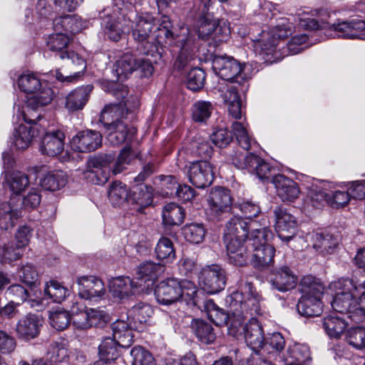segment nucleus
Returning a JSON list of instances; mask_svg holds the SVG:
<instances>
[{
	"instance_id": "nucleus-8",
	"label": "nucleus",
	"mask_w": 365,
	"mask_h": 365,
	"mask_svg": "<svg viewBox=\"0 0 365 365\" xmlns=\"http://www.w3.org/2000/svg\"><path fill=\"white\" fill-rule=\"evenodd\" d=\"M199 284L210 294H217L225 287L226 272L219 264L205 265L198 273Z\"/></svg>"
},
{
	"instance_id": "nucleus-7",
	"label": "nucleus",
	"mask_w": 365,
	"mask_h": 365,
	"mask_svg": "<svg viewBox=\"0 0 365 365\" xmlns=\"http://www.w3.org/2000/svg\"><path fill=\"white\" fill-rule=\"evenodd\" d=\"M207 215L210 220L220 221L230 212L232 197L230 190L222 187H212L207 198Z\"/></svg>"
},
{
	"instance_id": "nucleus-62",
	"label": "nucleus",
	"mask_w": 365,
	"mask_h": 365,
	"mask_svg": "<svg viewBox=\"0 0 365 365\" xmlns=\"http://www.w3.org/2000/svg\"><path fill=\"white\" fill-rule=\"evenodd\" d=\"M277 43L275 36H272L268 33L263 32L262 38L257 40L255 43V48L266 56L274 55Z\"/></svg>"
},
{
	"instance_id": "nucleus-42",
	"label": "nucleus",
	"mask_w": 365,
	"mask_h": 365,
	"mask_svg": "<svg viewBox=\"0 0 365 365\" xmlns=\"http://www.w3.org/2000/svg\"><path fill=\"white\" fill-rule=\"evenodd\" d=\"M119 344L110 336H103L98 345V356L100 359L115 361L119 357Z\"/></svg>"
},
{
	"instance_id": "nucleus-21",
	"label": "nucleus",
	"mask_w": 365,
	"mask_h": 365,
	"mask_svg": "<svg viewBox=\"0 0 365 365\" xmlns=\"http://www.w3.org/2000/svg\"><path fill=\"white\" fill-rule=\"evenodd\" d=\"M272 182L277 190V194L283 202H291L298 198L299 189L297 184L283 175L272 178Z\"/></svg>"
},
{
	"instance_id": "nucleus-55",
	"label": "nucleus",
	"mask_w": 365,
	"mask_h": 365,
	"mask_svg": "<svg viewBox=\"0 0 365 365\" xmlns=\"http://www.w3.org/2000/svg\"><path fill=\"white\" fill-rule=\"evenodd\" d=\"M213 110L212 104L209 101H198L192 108V118L195 122L205 123Z\"/></svg>"
},
{
	"instance_id": "nucleus-22",
	"label": "nucleus",
	"mask_w": 365,
	"mask_h": 365,
	"mask_svg": "<svg viewBox=\"0 0 365 365\" xmlns=\"http://www.w3.org/2000/svg\"><path fill=\"white\" fill-rule=\"evenodd\" d=\"M64 133L59 130L46 132L41 140V153L51 157L61 154L64 148Z\"/></svg>"
},
{
	"instance_id": "nucleus-49",
	"label": "nucleus",
	"mask_w": 365,
	"mask_h": 365,
	"mask_svg": "<svg viewBox=\"0 0 365 365\" xmlns=\"http://www.w3.org/2000/svg\"><path fill=\"white\" fill-rule=\"evenodd\" d=\"M68 294V290L56 281L47 282L44 287V299L61 303Z\"/></svg>"
},
{
	"instance_id": "nucleus-64",
	"label": "nucleus",
	"mask_w": 365,
	"mask_h": 365,
	"mask_svg": "<svg viewBox=\"0 0 365 365\" xmlns=\"http://www.w3.org/2000/svg\"><path fill=\"white\" fill-rule=\"evenodd\" d=\"M346 341L353 347L361 349L365 347V328L351 329L346 336Z\"/></svg>"
},
{
	"instance_id": "nucleus-45",
	"label": "nucleus",
	"mask_w": 365,
	"mask_h": 365,
	"mask_svg": "<svg viewBox=\"0 0 365 365\" xmlns=\"http://www.w3.org/2000/svg\"><path fill=\"white\" fill-rule=\"evenodd\" d=\"M71 42V38L68 34L58 32L49 36L47 41V46L48 48L54 52L59 53V57L61 59H65V55L68 51H65L68 48Z\"/></svg>"
},
{
	"instance_id": "nucleus-47",
	"label": "nucleus",
	"mask_w": 365,
	"mask_h": 365,
	"mask_svg": "<svg viewBox=\"0 0 365 365\" xmlns=\"http://www.w3.org/2000/svg\"><path fill=\"white\" fill-rule=\"evenodd\" d=\"M153 308L146 303L139 302L133 305L128 312V318L131 319L134 324H143L152 317Z\"/></svg>"
},
{
	"instance_id": "nucleus-25",
	"label": "nucleus",
	"mask_w": 365,
	"mask_h": 365,
	"mask_svg": "<svg viewBox=\"0 0 365 365\" xmlns=\"http://www.w3.org/2000/svg\"><path fill=\"white\" fill-rule=\"evenodd\" d=\"M93 88L92 85H86L74 89L66 97V108L72 112L83 109Z\"/></svg>"
},
{
	"instance_id": "nucleus-57",
	"label": "nucleus",
	"mask_w": 365,
	"mask_h": 365,
	"mask_svg": "<svg viewBox=\"0 0 365 365\" xmlns=\"http://www.w3.org/2000/svg\"><path fill=\"white\" fill-rule=\"evenodd\" d=\"M191 146L192 152L196 155L203 158H210L213 153L212 147L206 137L201 135L195 136L192 140Z\"/></svg>"
},
{
	"instance_id": "nucleus-32",
	"label": "nucleus",
	"mask_w": 365,
	"mask_h": 365,
	"mask_svg": "<svg viewBox=\"0 0 365 365\" xmlns=\"http://www.w3.org/2000/svg\"><path fill=\"white\" fill-rule=\"evenodd\" d=\"M349 322L346 319L338 316L329 315L326 317L322 323L326 333L331 338L339 339L344 334Z\"/></svg>"
},
{
	"instance_id": "nucleus-48",
	"label": "nucleus",
	"mask_w": 365,
	"mask_h": 365,
	"mask_svg": "<svg viewBox=\"0 0 365 365\" xmlns=\"http://www.w3.org/2000/svg\"><path fill=\"white\" fill-rule=\"evenodd\" d=\"M182 234L187 242L200 244L204 240L206 229L202 223H190L182 228Z\"/></svg>"
},
{
	"instance_id": "nucleus-2",
	"label": "nucleus",
	"mask_w": 365,
	"mask_h": 365,
	"mask_svg": "<svg viewBox=\"0 0 365 365\" xmlns=\"http://www.w3.org/2000/svg\"><path fill=\"white\" fill-rule=\"evenodd\" d=\"M334 287L338 292L331 303L333 309L346 315L347 319L354 322H359L357 301L354 298L361 291L365 290V280L341 278L334 283Z\"/></svg>"
},
{
	"instance_id": "nucleus-10",
	"label": "nucleus",
	"mask_w": 365,
	"mask_h": 365,
	"mask_svg": "<svg viewBox=\"0 0 365 365\" xmlns=\"http://www.w3.org/2000/svg\"><path fill=\"white\" fill-rule=\"evenodd\" d=\"M212 68L224 80L241 84L245 78L241 76L242 67L235 58L230 56H215L212 60Z\"/></svg>"
},
{
	"instance_id": "nucleus-17",
	"label": "nucleus",
	"mask_w": 365,
	"mask_h": 365,
	"mask_svg": "<svg viewBox=\"0 0 365 365\" xmlns=\"http://www.w3.org/2000/svg\"><path fill=\"white\" fill-rule=\"evenodd\" d=\"M228 262L235 266H245L251 258L250 237L247 240L225 243Z\"/></svg>"
},
{
	"instance_id": "nucleus-16",
	"label": "nucleus",
	"mask_w": 365,
	"mask_h": 365,
	"mask_svg": "<svg viewBox=\"0 0 365 365\" xmlns=\"http://www.w3.org/2000/svg\"><path fill=\"white\" fill-rule=\"evenodd\" d=\"M269 281L273 288L279 292H287L297 284V277L287 265L275 267L270 273Z\"/></svg>"
},
{
	"instance_id": "nucleus-53",
	"label": "nucleus",
	"mask_w": 365,
	"mask_h": 365,
	"mask_svg": "<svg viewBox=\"0 0 365 365\" xmlns=\"http://www.w3.org/2000/svg\"><path fill=\"white\" fill-rule=\"evenodd\" d=\"M155 255L160 260L173 262L176 257L173 242L167 237H161L156 245Z\"/></svg>"
},
{
	"instance_id": "nucleus-38",
	"label": "nucleus",
	"mask_w": 365,
	"mask_h": 365,
	"mask_svg": "<svg viewBox=\"0 0 365 365\" xmlns=\"http://www.w3.org/2000/svg\"><path fill=\"white\" fill-rule=\"evenodd\" d=\"M108 197L115 207H121L126 203L128 204L129 192L127 186L121 182L115 181L109 187Z\"/></svg>"
},
{
	"instance_id": "nucleus-34",
	"label": "nucleus",
	"mask_w": 365,
	"mask_h": 365,
	"mask_svg": "<svg viewBox=\"0 0 365 365\" xmlns=\"http://www.w3.org/2000/svg\"><path fill=\"white\" fill-rule=\"evenodd\" d=\"M165 271L164 266L160 263H155L147 261L140 264L138 267L137 274L140 284L144 281H154L158 279Z\"/></svg>"
},
{
	"instance_id": "nucleus-41",
	"label": "nucleus",
	"mask_w": 365,
	"mask_h": 365,
	"mask_svg": "<svg viewBox=\"0 0 365 365\" xmlns=\"http://www.w3.org/2000/svg\"><path fill=\"white\" fill-rule=\"evenodd\" d=\"M21 216V211L14 209L10 203L4 202L0 205V228L9 230L12 228L15 222Z\"/></svg>"
},
{
	"instance_id": "nucleus-1",
	"label": "nucleus",
	"mask_w": 365,
	"mask_h": 365,
	"mask_svg": "<svg viewBox=\"0 0 365 365\" xmlns=\"http://www.w3.org/2000/svg\"><path fill=\"white\" fill-rule=\"evenodd\" d=\"M155 295L158 302L163 305L172 304L182 299L187 304L200 306L203 303L201 297L204 294L190 280L168 278L156 287Z\"/></svg>"
},
{
	"instance_id": "nucleus-20",
	"label": "nucleus",
	"mask_w": 365,
	"mask_h": 365,
	"mask_svg": "<svg viewBox=\"0 0 365 365\" xmlns=\"http://www.w3.org/2000/svg\"><path fill=\"white\" fill-rule=\"evenodd\" d=\"M66 65L71 70V74L64 76L61 72L56 71V77L61 82H74L78 79L86 68L85 60L74 51H68L65 55Z\"/></svg>"
},
{
	"instance_id": "nucleus-23",
	"label": "nucleus",
	"mask_w": 365,
	"mask_h": 365,
	"mask_svg": "<svg viewBox=\"0 0 365 365\" xmlns=\"http://www.w3.org/2000/svg\"><path fill=\"white\" fill-rule=\"evenodd\" d=\"M243 335L245 342L255 352L264 345V336L262 327L259 322L252 317L248 324L243 328Z\"/></svg>"
},
{
	"instance_id": "nucleus-15",
	"label": "nucleus",
	"mask_w": 365,
	"mask_h": 365,
	"mask_svg": "<svg viewBox=\"0 0 365 365\" xmlns=\"http://www.w3.org/2000/svg\"><path fill=\"white\" fill-rule=\"evenodd\" d=\"M101 134L96 130H85L78 132L71 140V146L80 153L91 152L101 145Z\"/></svg>"
},
{
	"instance_id": "nucleus-6",
	"label": "nucleus",
	"mask_w": 365,
	"mask_h": 365,
	"mask_svg": "<svg viewBox=\"0 0 365 365\" xmlns=\"http://www.w3.org/2000/svg\"><path fill=\"white\" fill-rule=\"evenodd\" d=\"M128 16L132 22L131 33L134 41L137 43V50L143 55L154 57L155 60L159 57L160 52L155 42L150 41V35L155 26V18L149 13L135 14Z\"/></svg>"
},
{
	"instance_id": "nucleus-36",
	"label": "nucleus",
	"mask_w": 365,
	"mask_h": 365,
	"mask_svg": "<svg viewBox=\"0 0 365 365\" xmlns=\"http://www.w3.org/2000/svg\"><path fill=\"white\" fill-rule=\"evenodd\" d=\"M299 313L304 317H317L322 312L321 298L301 297L297 305Z\"/></svg>"
},
{
	"instance_id": "nucleus-9",
	"label": "nucleus",
	"mask_w": 365,
	"mask_h": 365,
	"mask_svg": "<svg viewBox=\"0 0 365 365\" xmlns=\"http://www.w3.org/2000/svg\"><path fill=\"white\" fill-rule=\"evenodd\" d=\"M231 160L237 168L247 170L249 173L255 174L260 180L269 178L270 165L253 153L235 152L231 155Z\"/></svg>"
},
{
	"instance_id": "nucleus-26",
	"label": "nucleus",
	"mask_w": 365,
	"mask_h": 365,
	"mask_svg": "<svg viewBox=\"0 0 365 365\" xmlns=\"http://www.w3.org/2000/svg\"><path fill=\"white\" fill-rule=\"evenodd\" d=\"M331 29L339 33L344 38H361V32L365 29V21L359 19L344 21L331 26Z\"/></svg>"
},
{
	"instance_id": "nucleus-44",
	"label": "nucleus",
	"mask_w": 365,
	"mask_h": 365,
	"mask_svg": "<svg viewBox=\"0 0 365 365\" xmlns=\"http://www.w3.org/2000/svg\"><path fill=\"white\" fill-rule=\"evenodd\" d=\"M52 98V89L46 85H41V87L28 99L27 108L34 110L38 107L48 104L51 101Z\"/></svg>"
},
{
	"instance_id": "nucleus-33",
	"label": "nucleus",
	"mask_w": 365,
	"mask_h": 365,
	"mask_svg": "<svg viewBox=\"0 0 365 365\" xmlns=\"http://www.w3.org/2000/svg\"><path fill=\"white\" fill-rule=\"evenodd\" d=\"M284 363L302 365L311 360L309 348L307 344H296L289 347L287 354L283 355Z\"/></svg>"
},
{
	"instance_id": "nucleus-40",
	"label": "nucleus",
	"mask_w": 365,
	"mask_h": 365,
	"mask_svg": "<svg viewBox=\"0 0 365 365\" xmlns=\"http://www.w3.org/2000/svg\"><path fill=\"white\" fill-rule=\"evenodd\" d=\"M53 25L55 31L60 33L65 31L67 34L78 32L81 26L78 18L73 15H64L55 18Z\"/></svg>"
},
{
	"instance_id": "nucleus-27",
	"label": "nucleus",
	"mask_w": 365,
	"mask_h": 365,
	"mask_svg": "<svg viewBox=\"0 0 365 365\" xmlns=\"http://www.w3.org/2000/svg\"><path fill=\"white\" fill-rule=\"evenodd\" d=\"M112 338L122 347H129L133 342V332L130 325L123 320H117L111 324Z\"/></svg>"
},
{
	"instance_id": "nucleus-29",
	"label": "nucleus",
	"mask_w": 365,
	"mask_h": 365,
	"mask_svg": "<svg viewBox=\"0 0 365 365\" xmlns=\"http://www.w3.org/2000/svg\"><path fill=\"white\" fill-rule=\"evenodd\" d=\"M38 133V126H27L21 124L14 133V143L17 149H26L33 138L37 135Z\"/></svg>"
},
{
	"instance_id": "nucleus-43",
	"label": "nucleus",
	"mask_w": 365,
	"mask_h": 365,
	"mask_svg": "<svg viewBox=\"0 0 365 365\" xmlns=\"http://www.w3.org/2000/svg\"><path fill=\"white\" fill-rule=\"evenodd\" d=\"M185 218L182 207L175 203L167 204L163 210V220L167 225H180Z\"/></svg>"
},
{
	"instance_id": "nucleus-5",
	"label": "nucleus",
	"mask_w": 365,
	"mask_h": 365,
	"mask_svg": "<svg viewBox=\"0 0 365 365\" xmlns=\"http://www.w3.org/2000/svg\"><path fill=\"white\" fill-rule=\"evenodd\" d=\"M253 231L250 234V244L251 245L250 262L252 266L259 270H264L274 263L275 248L267 241L272 232L261 225H252Z\"/></svg>"
},
{
	"instance_id": "nucleus-19",
	"label": "nucleus",
	"mask_w": 365,
	"mask_h": 365,
	"mask_svg": "<svg viewBox=\"0 0 365 365\" xmlns=\"http://www.w3.org/2000/svg\"><path fill=\"white\" fill-rule=\"evenodd\" d=\"M125 15L123 14V17L118 15L115 11L113 12H106L101 16V25L103 30L104 34L112 41H119L124 34V29L122 24V19H125Z\"/></svg>"
},
{
	"instance_id": "nucleus-3",
	"label": "nucleus",
	"mask_w": 365,
	"mask_h": 365,
	"mask_svg": "<svg viewBox=\"0 0 365 365\" xmlns=\"http://www.w3.org/2000/svg\"><path fill=\"white\" fill-rule=\"evenodd\" d=\"M240 288L247 299L241 304L242 311L236 310L230 314L228 325H227L229 334L234 336L243 334V328H245L243 324L248 317V314L251 319L255 314H259L261 311V296L257 292L253 284L242 280Z\"/></svg>"
},
{
	"instance_id": "nucleus-56",
	"label": "nucleus",
	"mask_w": 365,
	"mask_h": 365,
	"mask_svg": "<svg viewBox=\"0 0 365 365\" xmlns=\"http://www.w3.org/2000/svg\"><path fill=\"white\" fill-rule=\"evenodd\" d=\"M19 88L26 93H34L41 87L40 79L34 73H24L18 79Z\"/></svg>"
},
{
	"instance_id": "nucleus-31",
	"label": "nucleus",
	"mask_w": 365,
	"mask_h": 365,
	"mask_svg": "<svg viewBox=\"0 0 365 365\" xmlns=\"http://www.w3.org/2000/svg\"><path fill=\"white\" fill-rule=\"evenodd\" d=\"M178 46L180 47V51L175 62V67L178 70H182L192 59V52L195 48L194 39L182 36L178 41Z\"/></svg>"
},
{
	"instance_id": "nucleus-61",
	"label": "nucleus",
	"mask_w": 365,
	"mask_h": 365,
	"mask_svg": "<svg viewBox=\"0 0 365 365\" xmlns=\"http://www.w3.org/2000/svg\"><path fill=\"white\" fill-rule=\"evenodd\" d=\"M11 190L15 194H19L29 185L28 176L21 172H13L8 180Z\"/></svg>"
},
{
	"instance_id": "nucleus-51",
	"label": "nucleus",
	"mask_w": 365,
	"mask_h": 365,
	"mask_svg": "<svg viewBox=\"0 0 365 365\" xmlns=\"http://www.w3.org/2000/svg\"><path fill=\"white\" fill-rule=\"evenodd\" d=\"M137 58L131 54H125L115 63V72L119 79L127 78L128 76L137 71Z\"/></svg>"
},
{
	"instance_id": "nucleus-30",
	"label": "nucleus",
	"mask_w": 365,
	"mask_h": 365,
	"mask_svg": "<svg viewBox=\"0 0 365 365\" xmlns=\"http://www.w3.org/2000/svg\"><path fill=\"white\" fill-rule=\"evenodd\" d=\"M153 197V187L147 185L135 187L129 192L128 204L138 205L140 208L151 205Z\"/></svg>"
},
{
	"instance_id": "nucleus-59",
	"label": "nucleus",
	"mask_w": 365,
	"mask_h": 365,
	"mask_svg": "<svg viewBox=\"0 0 365 365\" xmlns=\"http://www.w3.org/2000/svg\"><path fill=\"white\" fill-rule=\"evenodd\" d=\"M205 81V73L200 68H192L187 75V87L190 90L197 91L202 88Z\"/></svg>"
},
{
	"instance_id": "nucleus-58",
	"label": "nucleus",
	"mask_w": 365,
	"mask_h": 365,
	"mask_svg": "<svg viewBox=\"0 0 365 365\" xmlns=\"http://www.w3.org/2000/svg\"><path fill=\"white\" fill-rule=\"evenodd\" d=\"M130 356L131 365H155V361L152 354L142 346H134L130 351Z\"/></svg>"
},
{
	"instance_id": "nucleus-14",
	"label": "nucleus",
	"mask_w": 365,
	"mask_h": 365,
	"mask_svg": "<svg viewBox=\"0 0 365 365\" xmlns=\"http://www.w3.org/2000/svg\"><path fill=\"white\" fill-rule=\"evenodd\" d=\"M78 294L81 298L97 301L106 294L103 281L94 276H82L77 279Z\"/></svg>"
},
{
	"instance_id": "nucleus-60",
	"label": "nucleus",
	"mask_w": 365,
	"mask_h": 365,
	"mask_svg": "<svg viewBox=\"0 0 365 365\" xmlns=\"http://www.w3.org/2000/svg\"><path fill=\"white\" fill-rule=\"evenodd\" d=\"M71 322V312L64 310H58L51 312L49 322L51 327L58 331L66 329Z\"/></svg>"
},
{
	"instance_id": "nucleus-12",
	"label": "nucleus",
	"mask_w": 365,
	"mask_h": 365,
	"mask_svg": "<svg viewBox=\"0 0 365 365\" xmlns=\"http://www.w3.org/2000/svg\"><path fill=\"white\" fill-rule=\"evenodd\" d=\"M259 225L257 221L247 222L241 217L234 216L225 224L223 232L224 243L247 240L253 231L252 225Z\"/></svg>"
},
{
	"instance_id": "nucleus-50",
	"label": "nucleus",
	"mask_w": 365,
	"mask_h": 365,
	"mask_svg": "<svg viewBox=\"0 0 365 365\" xmlns=\"http://www.w3.org/2000/svg\"><path fill=\"white\" fill-rule=\"evenodd\" d=\"M66 182V177L63 172H51L41 179V186L46 190L55 191L63 187Z\"/></svg>"
},
{
	"instance_id": "nucleus-37",
	"label": "nucleus",
	"mask_w": 365,
	"mask_h": 365,
	"mask_svg": "<svg viewBox=\"0 0 365 365\" xmlns=\"http://www.w3.org/2000/svg\"><path fill=\"white\" fill-rule=\"evenodd\" d=\"M302 297L321 298L324 287L321 282L313 276L307 275L302 277L299 282Z\"/></svg>"
},
{
	"instance_id": "nucleus-4",
	"label": "nucleus",
	"mask_w": 365,
	"mask_h": 365,
	"mask_svg": "<svg viewBox=\"0 0 365 365\" xmlns=\"http://www.w3.org/2000/svg\"><path fill=\"white\" fill-rule=\"evenodd\" d=\"M125 113L117 105H106L101 111L100 121L108 131L107 139L114 145L130 140L135 133L123 121Z\"/></svg>"
},
{
	"instance_id": "nucleus-52",
	"label": "nucleus",
	"mask_w": 365,
	"mask_h": 365,
	"mask_svg": "<svg viewBox=\"0 0 365 365\" xmlns=\"http://www.w3.org/2000/svg\"><path fill=\"white\" fill-rule=\"evenodd\" d=\"M69 351L62 343H52L48 351V359L55 365H66Z\"/></svg>"
},
{
	"instance_id": "nucleus-18",
	"label": "nucleus",
	"mask_w": 365,
	"mask_h": 365,
	"mask_svg": "<svg viewBox=\"0 0 365 365\" xmlns=\"http://www.w3.org/2000/svg\"><path fill=\"white\" fill-rule=\"evenodd\" d=\"M142 287L143 284L138 281H135L129 277L113 278L109 284L110 292L115 297L120 299L143 291L145 286Z\"/></svg>"
},
{
	"instance_id": "nucleus-46",
	"label": "nucleus",
	"mask_w": 365,
	"mask_h": 365,
	"mask_svg": "<svg viewBox=\"0 0 365 365\" xmlns=\"http://www.w3.org/2000/svg\"><path fill=\"white\" fill-rule=\"evenodd\" d=\"M218 29L217 20L213 19L210 14L202 16L199 18L197 23V31L199 38L207 39L209 36L214 34V38H216V33Z\"/></svg>"
},
{
	"instance_id": "nucleus-39",
	"label": "nucleus",
	"mask_w": 365,
	"mask_h": 365,
	"mask_svg": "<svg viewBox=\"0 0 365 365\" xmlns=\"http://www.w3.org/2000/svg\"><path fill=\"white\" fill-rule=\"evenodd\" d=\"M71 319L73 324L79 329L90 328L88 310L80 302H75L71 307Z\"/></svg>"
},
{
	"instance_id": "nucleus-24",
	"label": "nucleus",
	"mask_w": 365,
	"mask_h": 365,
	"mask_svg": "<svg viewBox=\"0 0 365 365\" xmlns=\"http://www.w3.org/2000/svg\"><path fill=\"white\" fill-rule=\"evenodd\" d=\"M41 327V319L35 314H28L19 320L16 331L20 338L29 340L39 334Z\"/></svg>"
},
{
	"instance_id": "nucleus-54",
	"label": "nucleus",
	"mask_w": 365,
	"mask_h": 365,
	"mask_svg": "<svg viewBox=\"0 0 365 365\" xmlns=\"http://www.w3.org/2000/svg\"><path fill=\"white\" fill-rule=\"evenodd\" d=\"M163 183L169 184L167 188L170 191L176 190V195L179 198H181L184 201L192 200L196 195L195 190L187 185H179L175 178L172 176H167L163 180ZM172 193V192H170Z\"/></svg>"
},
{
	"instance_id": "nucleus-28",
	"label": "nucleus",
	"mask_w": 365,
	"mask_h": 365,
	"mask_svg": "<svg viewBox=\"0 0 365 365\" xmlns=\"http://www.w3.org/2000/svg\"><path fill=\"white\" fill-rule=\"evenodd\" d=\"M339 243V236L328 232L316 235L314 248L322 255L334 253Z\"/></svg>"
},
{
	"instance_id": "nucleus-13",
	"label": "nucleus",
	"mask_w": 365,
	"mask_h": 365,
	"mask_svg": "<svg viewBox=\"0 0 365 365\" xmlns=\"http://www.w3.org/2000/svg\"><path fill=\"white\" fill-rule=\"evenodd\" d=\"M275 216V230L279 238L287 243L294 238L297 232L295 217L285 209L277 207L274 210Z\"/></svg>"
},
{
	"instance_id": "nucleus-11",
	"label": "nucleus",
	"mask_w": 365,
	"mask_h": 365,
	"mask_svg": "<svg viewBox=\"0 0 365 365\" xmlns=\"http://www.w3.org/2000/svg\"><path fill=\"white\" fill-rule=\"evenodd\" d=\"M190 182L195 187L203 189L209 187L214 180L212 165L207 160H197L187 166Z\"/></svg>"
},
{
	"instance_id": "nucleus-63",
	"label": "nucleus",
	"mask_w": 365,
	"mask_h": 365,
	"mask_svg": "<svg viewBox=\"0 0 365 365\" xmlns=\"http://www.w3.org/2000/svg\"><path fill=\"white\" fill-rule=\"evenodd\" d=\"M6 294L12 303L19 305L27 300L29 292L21 284H13L6 289Z\"/></svg>"
},
{
	"instance_id": "nucleus-35",
	"label": "nucleus",
	"mask_w": 365,
	"mask_h": 365,
	"mask_svg": "<svg viewBox=\"0 0 365 365\" xmlns=\"http://www.w3.org/2000/svg\"><path fill=\"white\" fill-rule=\"evenodd\" d=\"M190 327L196 337L202 343L211 344L216 339L212 326L204 320L192 319Z\"/></svg>"
}]
</instances>
